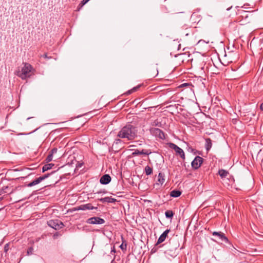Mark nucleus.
<instances>
[{"mask_svg":"<svg viewBox=\"0 0 263 263\" xmlns=\"http://www.w3.org/2000/svg\"><path fill=\"white\" fill-rule=\"evenodd\" d=\"M136 128L131 124H127L122 127L118 132L117 137L128 141L134 140L137 137Z\"/></svg>","mask_w":263,"mask_h":263,"instance_id":"nucleus-1","label":"nucleus"},{"mask_svg":"<svg viewBox=\"0 0 263 263\" xmlns=\"http://www.w3.org/2000/svg\"><path fill=\"white\" fill-rule=\"evenodd\" d=\"M21 71H17V76L22 80H26L34 74L35 70L30 64L24 63Z\"/></svg>","mask_w":263,"mask_h":263,"instance_id":"nucleus-2","label":"nucleus"},{"mask_svg":"<svg viewBox=\"0 0 263 263\" xmlns=\"http://www.w3.org/2000/svg\"><path fill=\"white\" fill-rule=\"evenodd\" d=\"M168 145L175 151L176 155H179L183 160L185 159V154L182 149L173 143H168Z\"/></svg>","mask_w":263,"mask_h":263,"instance_id":"nucleus-3","label":"nucleus"},{"mask_svg":"<svg viewBox=\"0 0 263 263\" xmlns=\"http://www.w3.org/2000/svg\"><path fill=\"white\" fill-rule=\"evenodd\" d=\"M149 130L151 134L156 137H158L161 139H164L165 138L164 133L159 128L153 127L151 128Z\"/></svg>","mask_w":263,"mask_h":263,"instance_id":"nucleus-4","label":"nucleus"},{"mask_svg":"<svg viewBox=\"0 0 263 263\" xmlns=\"http://www.w3.org/2000/svg\"><path fill=\"white\" fill-rule=\"evenodd\" d=\"M48 226L55 230H59L64 227L62 222L58 219L51 220L48 222Z\"/></svg>","mask_w":263,"mask_h":263,"instance_id":"nucleus-5","label":"nucleus"},{"mask_svg":"<svg viewBox=\"0 0 263 263\" xmlns=\"http://www.w3.org/2000/svg\"><path fill=\"white\" fill-rule=\"evenodd\" d=\"M231 127L234 128L237 131L242 132L243 129V125L239 120L233 118L231 120Z\"/></svg>","mask_w":263,"mask_h":263,"instance_id":"nucleus-6","label":"nucleus"},{"mask_svg":"<svg viewBox=\"0 0 263 263\" xmlns=\"http://www.w3.org/2000/svg\"><path fill=\"white\" fill-rule=\"evenodd\" d=\"M86 222L92 224H101L105 223V220L99 217H93L87 219Z\"/></svg>","mask_w":263,"mask_h":263,"instance_id":"nucleus-7","label":"nucleus"},{"mask_svg":"<svg viewBox=\"0 0 263 263\" xmlns=\"http://www.w3.org/2000/svg\"><path fill=\"white\" fill-rule=\"evenodd\" d=\"M203 158L200 156H196L192 162V166L194 169H198L203 162Z\"/></svg>","mask_w":263,"mask_h":263,"instance_id":"nucleus-8","label":"nucleus"},{"mask_svg":"<svg viewBox=\"0 0 263 263\" xmlns=\"http://www.w3.org/2000/svg\"><path fill=\"white\" fill-rule=\"evenodd\" d=\"M218 174L221 177V179H222L223 183L224 184L227 185L229 186V183L227 181V180L226 179V177L229 174V172L224 170L221 169L219 170Z\"/></svg>","mask_w":263,"mask_h":263,"instance_id":"nucleus-9","label":"nucleus"},{"mask_svg":"<svg viewBox=\"0 0 263 263\" xmlns=\"http://www.w3.org/2000/svg\"><path fill=\"white\" fill-rule=\"evenodd\" d=\"M152 153V152L150 149H143L141 151H139L138 149H135V151L132 153L133 156H136L139 155H149Z\"/></svg>","mask_w":263,"mask_h":263,"instance_id":"nucleus-10","label":"nucleus"},{"mask_svg":"<svg viewBox=\"0 0 263 263\" xmlns=\"http://www.w3.org/2000/svg\"><path fill=\"white\" fill-rule=\"evenodd\" d=\"M231 254H233L234 256L236 258H239L240 259H242V258H244V255L245 254L237 250H236L234 247H233V248H231Z\"/></svg>","mask_w":263,"mask_h":263,"instance_id":"nucleus-11","label":"nucleus"},{"mask_svg":"<svg viewBox=\"0 0 263 263\" xmlns=\"http://www.w3.org/2000/svg\"><path fill=\"white\" fill-rule=\"evenodd\" d=\"M110 181L111 177L108 174L103 175L100 179V182L102 184H107L110 182Z\"/></svg>","mask_w":263,"mask_h":263,"instance_id":"nucleus-12","label":"nucleus"},{"mask_svg":"<svg viewBox=\"0 0 263 263\" xmlns=\"http://www.w3.org/2000/svg\"><path fill=\"white\" fill-rule=\"evenodd\" d=\"M97 210V207H95L92 205L91 203H87L85 204L81 205L79 206L78 210Z\"/></svg>","mask_w":263,"mask_h":263,"instance_id":"nucleus-13","label":"nucleus"},{"mask_svg":"<svg viewBox=\"0 0 263 263\" xmlns=\"http://www.w3.org/2000/svg\"><path fill=\"white\" fill-rule=\"evenodd\" d=\"M170 230L167 229L159 237V238L158 239L157 244L161 243L163 242L165 239H166V237H167L168 233L170 232Z\"/></svg>","mask_w":263,"mask_h":263,"instance_id":"nucleus-14","label":"nucleus"},{"mask_svg":"<svg viewBox=\"0 0 263 263\" xmlns=\"http://www.w3.org/2000/svg\"><path fill=\"white\" fill-rule=\"evenodd\" d=\"M98 200L102 203H115L117 201L116 199L112 198L111 197H106L99 199Z\"/></svg>","mask_w":263,"mask_h":263,"instance_id":"nucleus-15","label":"nucleus"},{"mask_svg":"<svg viewBox=\"0 0 263 263\" xmlns=\"http://www.w3.org/2000/svg\"><path fill=\"white\" fill-rule=\"evenodd\" d=\"M165 175L163 173H159L158 176L157 181L159 184L162 185L165 182Z\"/></svg>","mask_w":263,"mask_h":263,"instance_id":"nucleus-16","label":"nucleus"},{"mask_svg":"<svg viewBox=\"0 0 263 263\" xmlns=\"http://www.w3.org/2000/svg\"><path fill=\"white\" fill-rule=\"evenodd\" d=\"M143 86V84H139V85L134 87L132 89L128 90L127 91L125 92L124 93V95H130V94L132 93L133 92L137 91L139 89L140 87H141V86Z\"/></svg>","mask_w":263,"mask_h":263,"instance_id":"nucleus-17","label":"nucleus"},{"mask_svg":"<svg viewBox=\"0 0 263 263\" xmlns=\"http://www.w3.org/2000/svg\"><path fill=\"white\" fill-rule=\"evenodd\" d=\"M213 235L218 236L222 240H225L226 242L228 241V239L222 233L214 232Z\"/></svg>","mask_w":263,"mask_h":263,"instance_id":"nucleus-18","label":"nucleus"},{"mask_svg":"<svg viewBox=\"0 0 263 263\" xmlns=\"http://www.w3.org/2000/svg\"><path fill=\"white\" fill-rule=\"evenodd\" d=\"M213 235L218 236L222 240H225L226 242L228 241V239L222 233L214 232Z\"/></svg>","mask_w":263,"mask_h":263,"instance_id":"nucleus-19","label":"nucleus"},{"mask_svg":"<svg viewBox=\"0 0 263 263\" xmlns=\"http://www.w3.org/2000/svg\"><path fill=\"white\" fill-rule=\"evenodd\" d=\"M41 179H40V177L36 178L35 180H34L33 181H31V182H30L29 184H28L27 186L28 187H31L32 186H34V185H35L36 184H38L39 183H40L41 182Z\"/></svg>","mask_w":263,"mask_h":263,"instance_id":"nucleus-20","label":"nucleus"},{"mask_svg":"<svg viewBox=\"0 0 263 263\" xmlns=\"http://www.w3.org/2000/svg\"><path fill=\"white\" fill-rule=\"evenodd\" d=\"M54 166V164L49 163L44 165L42 167V172L44 173L51 168Z\"/></svg>","mask_w":263,"mask_h":263,"instance_id":"nucleus-21","label":"nucleus"},{"mask_svg":"<svg viewBox=\"0 0 263 263\" xmlns=\"http://www.w3.org/2000/svg\"><path fill=\"white\" fill-rule=\"evenodd\" d=\"M212 140L210 138L205 139V148L207 151H209L212 147Z\"/></svg>","mask_w":263,"mask_h":263,"instance_id":"nucleus-22","label":"nucleus"},{"mask_svg":"<svg viewBox=\"0 0 263 263\" xmlns=\"http://www.w3.org/2000/svg\"><path fill=\"white\" fill-rule=\"evenodd\" d=\"M181 194V192L178 190H173L171 192L170 195L173 197H178Z\"/></svg>","mask_w":263,"mask_h":263,"instance_id":"nucleus-23","label":"nucleus"},{"mask_svg":"<svg viewBox=\"0 0 263 263\" xmlns=\"http://www.w3.org/2000/svg\"><path fill=\"white\" fill-rule=\"evenodd\" d=\"M174 212L171 210H167L165 212V215L166 218H172L174 216Z\"/></svg>","mask_w":263,"mask_h":263,"instance_id":"nucleus-24","label":"nucleus"},{"mask_svg":"<svg viewBox=\"0 0 263 263\" xmlns=\"http://www.w3.org/2000/svg\"><path fill=\"white\" fill-rule=\"evenodd\" d=\"M145 173L146 175H149L153 173V169L151 167L147 165L145 167Z\"/></svg>","mask_w":263,"mask_h":263,"instance_id":"nucleus-25","label":"nucleus"},{"mask_svg":"<svg viewBox=\"0 0 263 263\" xmlns=\"http://www.w3.org/2000/svg\"><path fill=\"white\" fill-rule=\"evenodd\" d=\"M52 158L53 155L50 153L46 158V161L47 162H49L52 160Z\"/></svg>","mask_w":263,"mask_h":263,"instance_id":"nucleus-26","label":"nucleus"},{"mask_svg":"<svg viewBox=\"0 0 263 263\" xmlns=\"http://www.w3.org/2000/svg\"><path fill=\"white\" fill-rule=\"evenodd\" d=\"M50 174H46L42 176H40V178L41 179V181H42L43 180L47 178L50 176Z\"/></svg>","mask_w":263,"mask_h":263,"instance_id":"nucleus-27","label":"nucleus"},{"mask_svg":"<svg viewBox=\"0 0 263 263\" xmlns=\"http://www.w3.org/2000/svg\"><path fill=\"white\" fill-rule=\"evenodd\" d=\"M50 174H46L42 176H40V178L41 179V181H42L43 180L47 178L50 176Z\"/></svg>","mask_w":263,"mask_h":263,"instance_id":"nucleus-28","label":"nucleus"},{"mask_svg":"<svg viewBox=\"0 0 263 263\" xmlns=\"http://www.w3.org/2000/svg\"><path fill=\"white\" fill-rule=\"evenodd\" d=\"M120 139H115L114 142V144H121L122 143V141L121 139H120Z\"/></svg>","mask_w":263,"mask_h":263,"instance_id":"nucleus-29","label":"nucleus"},{"mask_svg":"<svg viewBox=\"0 0 263 263\" xmlns=\"http://www.w3.org/2000/svg\"><path fill=\"white\" fill-rule=\"evenodd\" d=\"M33 252V248L32 247L29 248L28 249L27 252V255H31V254H32Z\"/></svg>","mask_w":263,"mask_h":263,"instance_id":"nucleus-30","label":"nucleus"},{"mask_svg":"<svg viewBox=\"0 0 263 263\" xmlns=\"http://www.w3.org/2000/svg\"><path fill=\"white\" fill-rule=\"evenodd\" d=\"M179 244L177 242L174 246L175 252L174 253V254L175 255H176L178 254V253H176L175 251L179 248Z\"/></svg>","mask_w":263,"mask_h":263,"instance_id":"nucleus-31","label":"nucleus"},{"mask_svg":"<svg viewBox=\"0 0 263 263\" xmlns=\"http://www.w3.org/2000/svg\"><path fill=\"white\" fill-rule=\"evenodd\" d=\"M57 152H58V149L57 148H53V149H51L50 153L51 154H52V155H53V154L57 153Z\"/></svg>","mask_w":263,"mask_h":263,"instance_id":"nucleus-32","label":"nucleus"},{"mask_svg":"<svg viewBox=\"0 0 263 263\" xmlns=\"http://www.w3.org/2000/svg\"><path fill=\"white\" fill-rule=\"evenodd\" d=\"M246 12V11L243 10L242 9H240L238 10V14H241L242 15V13H244Z\"/></svg>","mask_w":263,"mask_h":263,"instance_id":"nucleus-33","label":"nucleus"},{"mask_svg":"<svg viewBox=\"0 0 263 263\" xmlns=\"http://www.w3.org/2000/svg\"><path fill=\"white\" fill-rule=\"evenodd\" d=\"M240 185L239 186H237L236 185H234V188L236 190V191H239V190H240Z\"/></svg>","mask_w":263,"mask_h":263,"instance_id":"nucleus-34","label":"nucleus"},{"mask_svg":"<svg viewBox=\"0 0 263 263\" xmlns=\"http://www.w3.org/2000/svg\"><path fill=\"white\" fill-rule=\"evenodd\" d=\"M159 124H160V123L158 121H155L153 125L155 126H159Z\"/></svg>","mask_w":263,"mask_h":263,"instance_id":"nucleus-35","label":"nucleus"},{"mask_svg":"<svg viewBox=\"0 0 263 263\" xmlns=\"http://www.w3.org/2000/svg\"><path fill=\"white\" fill-rule=\"evenodd\" d=\"M83 163H78V164L76 165V167L78 168H80L81 167Z\"/></svg>","mask_w":263,"mask_h":263,"instance_id":"nucleus-36","label":"nucleus"},{"mask_svg":"<svg viewBox=\"0 0 263 263\" xmlns=\"http://www.w3.org/2000/svg\"><path fill=\"white\" fill-rule=\"evenodd\" d=\"M8 244H6L5 246V247H4V249H5V252H7V250H8Z\"/></svg>","mask_w":263,"mask_h":263,"instance_id":"nucleus-37","label":"nucleus"},{"mask_svg":"<svg viewBox=\"0 0 263 263\" xmlns=\"http://www.w3.org/2000/svg\"><path fill=\"white\" fill-rule=\"evenodd\" d=\"M234 54L235 55L236 59L235 60H237L239 58V55L237 53H234Z\"/></svg>","mask_w":263,"mask_h":263,"instance_id":"nucleus-38","label":"nucleus"},{"mask_svg":"<svg viewBox=\"0 0 263 263\" xmlns=\"http://www.w3.org/2000/svg\"><path fill=\"white\" fill-rule=\"evenodd\" d=\"M189 85H190V84L189 83H183L180 86L182 87V86H189Z\"/></svg>","mask_w":263,"mask_h":263,"instance_id":"nucleus-39","label":"nucleus"},{"mask_svg":"<svg viewBox=\"0 0 263 263\" xmlns=\"http://www.w3.org/2000/svg\"><path fill=\"white\" fill-rule=\"evenodd\" d=\"M106 191L105 190L104 191H100L97 192L98 194H101V193H106Z\"/></svg>","mask_w":263,"mask_h":263,"instance_id":"nucleus-40","label":"nucleus"},{"mask_svg":"<svg viewBox=\"0 0 263 263\" xmlns=\"http://www.w3.org/2000/svg\"><path fill=\"white\" fill-rule=\"evenodd\" d=\"M43 57L44 58H48V56H47V54L46 53H44L43 55Z\"/></svg>","mask_w":263,"mask_h":263,"instance_id":"nucleus-41","label":"nucleus"},{"mask_svg":"<svg viewBox=\"0 0 263 263\" xmlns=\"http://www.w3.org/2000/svg\"><path fill=\"white\" fill-rule=\"evenodd\" d=\"M260 109L263 111V103H262L260 105Z\"/></svg>","mask_w":263,"mask_h":263,"instance_id":"nucleus-42","label":"nucleus"},{"mask_svg":"<svg viewBox=\"0 0 263 263\" xmlns=\"http://www.w3.org/2000/svg\"><path fill=\"white\" fill-rule=\"evenodd\" d=\"M120 248L121 249L123 250L124 248V246H123V245L122 244L121 246H120Z\"/></svg>","mask_w":263,"mask_h":263,"instance_id":"nucleus-43","label":"nucleus"},{"mask_svg":"<svg viewBox=\"0 0 263 263\" xmlns=\"http://www.w3.org/2000/svg\"><path fill=\"white\" fill-rule=\"evenodd\" d=\"M111 252H115V247H113V248H112V249L111 250Z\"/></svg>","mask_w":263,"mask_h":263,"instance_id":"nucleus-44","label":"nucleus"},{"mask_svg":"<svg viewBox=\"0 0 263 263\" xmlns=\"http://www.w3.org/2000/svg\"><path fill=\"white\" fill-rule=\"evenodd\" d=\"M233 180V183H234L235 182V180L234 179V178H232ZM231 180H232V178H231Z\"/></svg>","mask_w":263,"mask_h":263,"instance_id":"nucleus-45","label":"nucleus"},{"mask_svg":"<svg viewBox=\"0 0 263 263\" xmlns=\"http://www.w3.org/2000/svg\"><path fill=\"white\" fill-rule=\"evenodd\" d=\"M172 250L171 249H170L168 250V251H172Z\"/></svg>","mask_w":263,"mask_h":263,"instance_id":"nucleus-46","label":"nucleus"},{"mask_svg":"<svg viewBox=\"0 0 263 263\" xmlns=\"http://www.w3.org/2000/svg\"><path fill=\"white\" fill-rule=\"evenodd\" d=\"M232 185H234V183L231 184V185L232 186ZM232 186H231L232 187Z\"/></svg>","mask_w":263,"mask_h":263,"instance_id":"nucleus-47","label":"nucleus"},{"mask_svg":"<svg viewBox=\"0 0 263 263\" xmlns=\"http://www.w3.org/2000/svg\"><path fill=\"white\" fill-rule=\"evenodd\" d=\"M232 185H234V183L231 184V185L232 186ZM232 186H231L232 187Z\"/></svg>","mask_w":263,"mask_h":263,"instance_id":"nucleus-48","label":"nucleus"},{"mask_svg":"<svg viewBox=\"0 0 263 263\" xmlns=\"http://www.w3.org/2000/svg\"><path fill=\"white\" fill-rule=\"evenodd\" d=\"M230 8H228V9H227V10H230Z\"/></svg>","mask_w":263,"mask_h":263,"instance_id":"nucleus-49","label":"nucleus"}]
</instances>
